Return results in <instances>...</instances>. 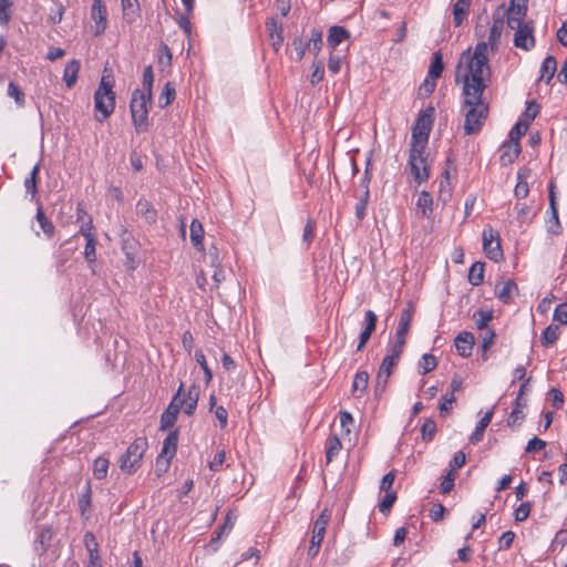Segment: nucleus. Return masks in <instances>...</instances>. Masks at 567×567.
Masks as SVG:
<instances>
[{
	"label": "nucleus",
	"mask_w": 567,
	"mask_h": 567,
	"mask_svg": "<svg viewBox=\"0 0 567 567\" xmlns=\"http://www.w3.org/2000/svg\"><path fill=\"white\" fill-rule=\"evenodd\" d=\"M488 42H478L474 52H463L455 71V82L487 84L491 79L488 64Z\"/></svg>",
	"instance_id": "f257e3e1"
},
{
	"label": "nucleus",
	"mask_w": 567,
	"mask_h": 567,
	"mask_svg": "<svg viewBox=\"0 0 567 567\" xmlns=\"http://www.w3.org/2000/svg\"><path fill=\"white\" fill-rule=\"evenodd\" d=\"M462 85L463 105L467 107L463 128L466 135H473L482 130L488 115V104L482 99L487 84L462 83Z\"/></svg>",
	"instance_id": "f03ea898"
},
{
	"label": "nucleus",
	"mask_w": 567,
	"mask_h": 567,
	"mask_svg": "<svg viewBox=\"0 0 567 567\" xmlns=\"http://www.w3.org/2000/svg\"><path fill=\"white\" fill-rule=\"evenodd\" d=\"M113 85L114 80L111 75H102L99 87L94 93V109L100 113L95 118L100 123H103L114 112L116 95Z\"/></svg>",
	"instance_id": "7ed1b4c3"
},
{
	"label": "nucleus",
	"mask_w": 567,
	"mask_h": 567,
	"mask_svg": "<svg viewBox=\"0 0 567 567\" xmlns=\"http://www.w3.org/2000/svg\"><path fill=\"white\" fill-rule=\"evenodd\" d=\"M152 105V96L144 94V91L135 89L132 93L130 103V111L132 115V122L137 133H144L148 131V111Z\"/></svg>",
	"instance_id": "20e7f679"
},
{
	"label": "nucleus",
	"mask_w": 567,
	"mask_h": 567,
	"mask_svg": "<svg viewBox=\"0 0 567 567\" xmlns=\"http://www.w3.org/2000/svg\"><path fill=\"white\" fill-rule=\"evenodd\" d=\"M434 107L421 111L412 128L411 147L425 148L433 125Z\"/></svg>",
	"instance_id": "39448f33"
},
{
	"label": "nucleus",
	"mask_w": 567,
	"mask_h": 567,
	"mask_svg": "<svg viewBox=\"0 0 567 567\" xmlns=\"http://www.w3.org/2000/svg\"><path fill=\"white\" fill-rule=\"evenodd\" d=\"M147 449L146 437H137L127 447L125 454L120 458V468L127 473L133 474L140 466V462Z\"/></svg>",
	"instance_id": "423d86ee"
},
{
	"label": "nucleus",
	"mask_w": 567,
	"mask_h": 567,
	"mask_svg": "<svg viewBox=\"0 0 567 567\" xmlns=\"http://www.w3.org/2000/svg\"><path fill=\"white\" fill-rule=\"evenodd\" d=\"M514 30V45L516 48L529 51L535 47L534 38V23L533 21H525V19H518L512 27Z\"/></svg>",
	"instance_id": "0eeeda50"
},
{
	"label": "nucleus",
	"mask_w": 567,
	"mask_h": 567,
	"mask_svg": "<svg viewBox=\"0 0 567 567\" xmlns=\"http://www.w3.org/2000/svg\"><path fill=\"white\" fill-rule=\"evenodd\" d=\"M178 430H172L163 442V447L156 458V470L158 472H166L171 460L175 456L177 451Z\"/></svg>",
	"instance_id": "6e6552de"
},
{
	"label": "nucleus",
	"mask_w": 567,
	"mask_h": 567,
	"mask_svg": "<svg viewBox=\"0 0 567 567\" xmlns=\"http://www.w3.org/2000/svg\"><path fill=\"white\" fill-rule=\"evenodd\" d=\"M424 151L425 148L419 147H411L410 150L409 166L417 184L425 182L430 176L426 157L423 155Z\"/></svg>",
	"instance_id": "1a4fd4ad"
},
{
	"label": "nucleus",
	"mask_w": 567,
	"mask_h": 567,
	"mask_svg": "<svg viewBox=\"0 0 567 567\" xmlns=\"http://www.w3.org/2000/svg\"><path fill=\"white\" fill-rule=\"evenodd\" d=\"M483 250L486 257L495 262L503 259L499 235L492 227L483 230Z\"/></svg>",
	"instance_id": "9d476101"
},
{
	"label": "nucleus",
	"mask_w": 567,
	"mask_h": 567,
	"mask_svg": "<svg viewBox=\"0 0 567 567\" xmlns=\"http://www.w3.org/2000/svg\"><path fill=\"white\" fill-rule=\"evenodd\" d=\"M91 19L95 23L94 34H103L107 27V10L102 0H93V4L91 7Z\"/></svg>",
	"instance_id": "9b49d317"
},
{
	"label": "nucleus",
	"mask_w": 567,
	"mask_h": 567,
	"mask_svg": "<svg viewBox=\"0 0 567 567\" xmlns=\"http://www.w3.org/2000/svg\"><path fill=\"white\" fill-rule=\"evenodd\" d=\"M121 241H122V250L124 251V254L126 256L125 266L127 267V269L134 270L136 268L135 251L137 248V241L132 237V235L124 227H122V229H121Z\"/></svg>",
	"instance_id": "f8f14e48"
},
{
	"label": "nucleus",
	"mask_w": 567,
	"mask_h": 567,
	"mask_svg": "<svg viewBox=\"0 0 567 567\" xmlns=\"http://www.w3.org/2000/svg\"><path fill=\"white\" fill-rule=\"evenodd\" d=\"M528 0H511L506 11V24L512 27L518 19H526Z\"/></svg>",
	"instance_id": "ddd939ff"
},
{
	"label": "nucleus",
	"mask_w": 567,
	"mask_h": 567,
	"mask_svg": "<svg viewBox=\"0 0 567 567\" xmlns=\"http://www.w3.org/2000/svg\"><path fill=\"white\" fill-rule=\"evenodd\" d=\"M457 353L463 358H468L475 343V338L472 332L463 331L458 333L454 340Z\"/></svg>",
	"instance_id": "4468645a"
},
{
	"label": "nucleus",
	"mask_w": 567,
	"mask_h": 567,
	"mask_svg": "<svg viewBox=\"0 0 567 567\" xmlns=\"http://www.w3.org/2000/svg\"><path fill=\"white\" fill-rule=\"evenodd\" d=\"M199 399V386L193 384L187 391L183 389L181 401L183 402V411L187 415H192L197 406Z\"/></svg>",
	"instance_id": "2eb2a0df"
},
{
	"label": "nucleus",
	"mask_w": 567,
	"mask_h": 567,
	"mask_svg": "<svg viewBox=\"0 0 567 567\" xmlns=\"http://www.w3.org/2000/svg\"><path fill=\"white\" fill-rule=\"evenodd\" d=\"M414 308L411 303L402 310L399 321V327L396 330L395 340L402 341L405 343V337L409 332L412 319H413Z\"/></svg>",
	"instance_id": "dca6fc26"
},
{
	"label": "nucleus",
	"mask_w": 567,
	"mask_h": 567,
	"mask_svg": "<svg viewBox=\"0 0 567 567\" xmlns=\"http://www.w3.org/2000/svg\"><path fill=\"white\" fill-rule=\"evenodd\" d=\"M84 545L89 551V565L87 567H101L99 543L92 532L84 534Z\"/></svg>",
	"instance_id": "f3484780"
},
{
	"label": "nucleus",
	"mask_w": 567,
	"mask_h": 567,
	"mask_svg": "<svg viewBox=\"0 0 567 567\" xmlns=\"http://www.w3.org/2000/svg\"><path fill=\"white\" fill-rule=\"evenodd\" d=\"M520 154L519 142H504L501 146L499 161L503 166H507L518 157Z\"/></svg>",
	"instance_id": "a211bd4d"
},
{
	"label": "nucleus",
	"mask_w": 567,
	"mask_h": 567,
	"mask_svg": "<svg viewBox=\"0 0 567 567\" xmlns=\"http://www.w3.org/2000/svg\"><path fill=\"white\" fill-rule=\"evenodd\" d=\"M52 536V530L48 526H43L38 530L33 547L39 556H42L48 550L51 545Z\"/></svg>",
	"instance_id": "6ab92c4d"
},
{
	"label": "nucleus",
	"mask_w": 567,
	"mask_h": 567,
	"mask_svg": "<svg viewBox=\"0 0 567 567\" xmlns=\"http://www.w3.org/2000/svg\"><path fill=\"white\" fill-rule=\"evenodd\" d=\"M267 31L269 32V37L272 40V47L276 51L279 50L281 44L284 43L282 35V25L276 18H270L266 22Z\"/></svg>",
	"instance_id": "aec40b11"
},
{
	"label": "nucleus",
	"mask_w": 567,
	"mask_h": 567,
	"mask_svg": "<svg viewBox=\"0 0 567 567\" xmlns=\"http://www.w3.org/2000/svg\"><path fill=\"white\" fill-rule=\"evenodd\" d=\"M404 346H405L404 342L395 340V342H394V344H393V347L391 349V354L386 355L383 359L380 369H382L385 372H388V371L392 372V368L399 361V359H400V357H401V354L403 352Z\"/></svg>",
	"instance_id": "412c9836"
},
{
	"label": "nucleus",
	"mask_w": 567,
	"mask_h": 567,
	"mask_svg": "<svg viewBox=\"0 0 567 567\" xmlns=\"http://www.w3.org/2000/svg\"><path fill=\"white\" fill-rule=\"evenodd\" d=\"M504 29V19L499 17H493V24L489 31L487 42L492 51H496L501 41L502 32Z\"/></svg>",
	"instance_id": "4be33fe9"
},
{
	"label": "nucleus",
	"mask_w": 567,
	"mask_h": 567,
	"mask_svg": "<svg viewBox=\"0 0 567 567\" xmlns=\"http://www.w3.org/2000/svg\"><path fill=\"white\" fill-rule=\"evenodd\" d=\"M81 63L79 60H71L66 63L63 72V81L66 87L71 89L75 85L78 81V75L80 72Z\"/></svg>",
	"instance_id": "5701e85b"
},
{
	"label": "nucleus",
	"mask_w": 567,
	"mask_h": 567,
	"mask_svg": "<svg viewBox=\"0 0 567 567\" xmlns=\"http://www.w3.org/2000/svg\"><path fill=\"white\" fill-rule=\"evenodd\" d=\"M557 70V61L555 56L548 55L544 59L540 66L539 81H545L547 84L550 83Z\"/></svg>",
	"instance_id": "b1692460"
},
{
	"label": "nucleus",
	"mask_w": 567,
	"mask_h": 567,
	"mask_svg": "<svg viewBox=\"0 0 567 567\" xmlns=\"http://www.w3.org/2000/svg\"><path fill=\"white\" fill-rule=\"evenodd\" d=\"M123 19L127 23H133L140 16V3L138 0H121Z\"/></svg>",
	"instance_id": "393cba45"
},
{
	"label": "nucleus",
	"mask_w": 567,
	"mask_h": 567,
	"mask_svg": "<svg viewBox=\"0 0 567 567\" xmlns=\"http://www.w3.org/2000/svg\"><path fill=\"white\" fill-rule=\"evenodd\" d=\"M416 207L422 217L429 218L433 213V199L430 193L422 190L416 200Z\"/></svg>",
	"instance_id": "a878e982"
},
{
	"label": "nucleus",
	"mask_w": 567,
	"mask_h": 567,
	"mask_svg": "<svg viewBox=\"0 0 567 567\" xmlns=\"http://www.w3.org/2000/svg\"><path fill=\"white\" fill-rule=\"evenodd\" d=\"M493 410L487 411L485 415L477 422L476 427L472 435L470 436V441L473 444H476L483 440L485 429L492 421Z\"/></svg>",
	"instance_id": "bb28decb"
},
{
	"label": "nucleus",
	"mask_w": 567,
	"mask_h": 567,
	"mask_svg": "<svg viewBox=\"0 0 567 567\" xmlns=\"http://www.w3.org/2000/svg\"><path fill=\"white\" fill-rule=\"evenodd\" d=\"M350 33L347 29L339 25H333L329 29L328 44L336 49L342 41L347 40Z\"/></svg>",
	"instance_id": "cd10ccee"
},
{
	"label": "nucleus",
	"mask_w": 567,
	"mask_h": 567,
	"mask_svg": "<svg viewBox=\"0 0 567 567\" xmlns=\"http://www.w3.org/2000/svg\"><path fill=\"white\" fill-rule=\"evenodd\" d=\"M369 383V373L367 371H358L352 383V393L355 398H360L367 390Z\"/></svg>",
	"instance_id": "c85d7f7f"
},
{
	"label": "nucleus",
	"mask_w": 567,
	"mask_h": 567,
	"mask_svg": "<svg viewBox=\"0 0 567 567\" xmlns=\"http://www.w3.org/2000/svg\"><path fill=\"white\" fill-rule=\"evenodd\" d=\"M136 212L137 215H141L144 217L146 223L153 224L156 220L157 213L153 208L152 204L147 202L146 199H140L136 204Z\"/></svg>",
	"instance_id": "c756f323"
},
{
	"label": "nucleus",
	"mask_w": 567,
	"mask_h": 567,
	"mask_svg": "<svg viewBox=\"0 0 567 567\" xmlns=\"http://www.w3.org/2000/svg\"><path fill=\"white\" fill-rule=\"evenodd\" d=\"M40 173V163L35 164L31 169L30 176L24 181V187L27 194L31 195V198H35L38 194V177Z\"/></svg>",
	"instance_id": "7c9ffc66"
},
{
	"label": "nucleus",
	"mask_w": 567,
	"mask_h": 567,
	"mask_svg": "<svg viewBox=\"0 0 567 567\" xmlns=\"http://www.w3.org/2000/svg\"><path fill=\"white\" fill-rule=\"evenodd\" d=\"M330 517V511L328 508H324L313 523L312 534L323 538Z\"/></svg>",
	"instance_id": "2f4dec72"
},
{
	"label": "nucleus",
	"mask_w": 567,
	"mask_h": 567,
	"mask_svg": "<svg viewBox=\"0 0 567 567\" xmlns=\"http://www.w3.org/2000/svg\"><path fill=\"white\" fill-rule=\"evenodd\" d=\"M342 449V444L338 435L333 434L330 435L327 440V447H326V461L327 463H330L333 461V458L339 454V452Z\"/></svg>",
	"instance_id": "473e14b6"
},
{
	"label": "nucleus",
	"mask_w": 567,
	"mask_h": 567,
	"mask_svg": "<svg viewBox=\"0 0 567 567\" xmlns=\"http://www.w3.org/2000/svg\"><path fill=\"white\" fill-rule=\"evenodd\" d=\"M471 0H457L453 6V16H454V24L456 27L461 25L464 21L468 9H470Z\"/></svg>",
	"instance_id": "72a5a7b5"
},
{
	"label": "nucleus",
	"mask_w": 567,
	"mask_h": 567,
	"mask_svg": "<svg viewBox=\"0 0 567 567\" xmlns=\"http://www.w3.org/2000/svg\"><path fill=\"white\" fill-rule=\"evenodd\" d=\"M203 238H204L203 225L197 219H194L190 224V240H192L194 247L198 250L204 249Z\"/></svg>",
	"instance_id": "f704fd0d"
},
{
	"label": "nucleus",
	"mask_w": 567,
	"mask_h": 567,
	"mask_svg": "<svg viewBox=\"0 0 567 567\" xmlns=\"http://www.w3.org/2000/svg\"><path fill=\"white\" fill-rule=\"evenodd\" d=\"M560 330L556 324H549L540 336V343L544 347H549L554 344L559 338Z\"/></svg>",
	"instance_id": "c9c22d12"
},
{
	"label": "nucleus",
	"mask_w": 567,
	"mask_h": 567,
	"mask_svg": "<svg viewBox=\"0 0 567 567\" xmlns=\"http://www.w3.org/2000/svg\"><path fill=\"white\" fill-rule=\"evenodd\" d=\"M443 69L444 64L442 53L440 51H436L433 53L427 76L436 80L442 75Z\"/></svg>",
	"instance_id": "e433bc0d"
},
{
	"label": "nucleus",
	"mask_w": 567,
	"mask_h": 567,
	"mask_svg": "<svg viewBox=\"0 0 567 567\" xmlns=\"http://www.w3.org/2000/svg\"><path fill=\"white\" fill-rule=\"evenodd\" d=\"M35 219L38 220V223H39L41 229L43 230V233L45 234V236L48 238H51L54 234L55 227L52 224V221L47 218L41 205H39V207H38Z\"/></svg>",
	"instance_id": "4c0bfd02"
},
{
	"label": "nucleus",
	"mask_w": 567,
	"mask_h": 567,
	"mask_svg": "<svg viewBox=\"0 0 567 567\" xmlns=\"http://www.w3.org/2000/svg\"><path fill=\"white\" fill-rule=\"evenodd\" d=\"M484 280V262H474L468 271V281L473 286H480Z\"/></svg>",
	"instance_id": "58836bf2"
},
{
	"label": "nucleus",
	"mask_w": 567,
	"mask_h": 567,
	"mask_svg": "<svg viewBox=\"0 0 567 567\" xmlns=\"http://www.w3.org/2000/svg\"><path fill=\"white\" fill-rule=\"evenodd\" d=\"M526 406V400H520V398H516L515 400V406L513 411L509 414V417L507 420V424L511 427H514L517 423V421L524 419L523 409Z\"/></svg>",
	"instance_id": "ea45409f"
},
{
	"label": "nucleus",
	"mask_w": 567,
	"mask_h": 567,
	"mask_svg": "<svg viewBox=\"0 0 567 567\" xmlns=\"http://www.w3.org/2000/svg\"><path fill=\"white\" fill-rule=\"evenodd\" d=\"M517 291V285L515 284L514 280H507L506 282H504L503 287L497 291V298L504 302V303H508L512 298H513V293Z\"/></svg>",
	"instance_id": "a19ab883"
},
{
	"label": "nucleus",
	"mask_w": 567,
	"mask_h": 567,
	"mask_svg": "<svg viewBox=\"0 0 567 567\" xmlns=\"http://www.w3.org/2000/svg\"><path fill=\"white\" fill-rule=\"evenodd\" d=\"M493 311L492 310H483L478 309L474 312L473 318L475 320V324L478 330L487 329V324L493 320Z\"/></svg>",
	"instance_id": "79ce46f5"
},
{
	"label": "nucleus",
	"mask_w": 567,
	"mask_h": 567,
	"mask_svg": "<svg viewBox=\"0 0 567 567\" xmlns=\"http://www.w3.org/2000/svg\"><path fill=\"white\" fill-rule=\"evenodd\" d=\"M175 96H176L175 87L169 82H167L164 85L162 93L159 94V97H158L159 107L164 109L167 105H169L175 100Z\"/></svg>",
	"instance_id": "37998d69"
},
{
	"label": "nucleus",
	"mask_w": 567,
	"mask_h": 567,
	"mask_svg": "<svg viewBox=\"0 0 567 567\" xmlns=\"http://www.w3.org/2000/svg\"><path fill=\"white\" fill-rule=\"evenodd\" d=\"M391 373V371L385 372L382 369H379L374 384V395L377 398L384 393Z\"/></svg>",
	"instance_id": "c03bdc74"
},
{
	"label": "nucleus",
	"mask_w": 567,
	"mask_h": 567,
	"mask_svg": "<svg viewBox=\"0 0 567 567\" xmlns=\"http://www.w3.org/2000/svg\"><path fill=\"white\" fill-rule=\"evenodd\" d=\"M109 460L105 457H97L93 462V475L96 480H103L107 475Z\"/></svg>",
	"instance_id": "a18cd8bd"
},
{
	"label": "nucleus",
	"mask_w": 567,
	"mask_h": 567,
	"mask_svg": "<svg viewBox=\"0 0 567 567\" xmlns=\"http://www.w3.org/2000/svg\"><path fill=\"white\" fill-rule=\"evenodd\" d=\"M92 504V489L90 482H86L83 493L79 496V506L81 514L84 515Z\"/></svg>",
	"instance_id": "49530a36"
},
{
	"label": "nucleus",
	"mask_w": 567,
	"mask_h": 567,
	"mask_svg": "<svg viewBox=\"0 0 567 567\" xmlns=\"http://www.w3.org/2000/svg\"><path fill=\"white\" fill-rule=\"evenodd\" d=\"M159 52L161 53L158 56V65H159L161 70L164 71L165 69L171 68L173 54H172V51L168 48V45L163 42L159 45Z\"/></svg>",
	"instance_id": "de8ad7c7"
},
{
	"label": "nucleus",
	"mask_w": 567,
	"mask_h": 567,
	"mask_svg": "<svg viewBox=\"0 0 567 567\" xmlns=\"http://www.w3.org/2000/svg\"><path fill=\"white\" fill-rule=\"evenodd\" d=\"M308 49L313 52L315 55L321 51L322 48V32L319 29L311 30V37L307 43Z\"/></svg>",
	"instance_id": "09e8293b"
},
{
	"label": "nucleus",
	"mask_w": 567,
	"mask_h": 567,
	"mask_svg": "<svg viewBox=\"0 0 567 567\" xmlns=\"http://www.w3.org/2000/svg\"><path fill=\"white\" fill-rule=\"evenodd\" d=\"M396 501V493L394 491L385 492L384 496L381 498L379 503V511L388 515L391 512L393 504Z\"/></svg>",
	"instance_id": "8fccbe9b"
},
{
	"label": "nucleus",
	"mask_w": 567,
	"mask_h": 567,
	"mask_svg": "<svg viewBox=\"0 0 567 567\" xmlns=\"http://www.w3.org/2000/svg\"><path fill=\"white\" fill-rule=\"evenodd\" d=\"M84 258L89 264H93L96 260V236L85 238Z\"/></svg>",
	"instance_id": "3c124183"
},
{
	"label": "nucleus",
	"mask_w": 567,
	"mask_h": 567,
	"mask_svg": "<svg viewBox=\"0 0 567 567\" xmlns=\"http://www.w3.org/2000/svg\"><path fill=\"white\" fill-rule=\"evenodd\" d=\"M419 365H420V369H422L421 374L424 375V374L433 371L436 368L437 361L433 354L425 353L422 355V359H421Z\"/></svg>",
	"instance_id": "603ef678"
},
{
	"label": "nucleus",
	"mask_w": 567,
	"mask_h": 567,
	"mask_svg": "<svg viewBox=\"0 0 567 567\" xmlns=\"http://www.w3.org/2000/svg\"><path fill=\"white\" fill-rule=\"evenodd\" d=\"M143 87L144 94H150L152 96L153 83H154V72L152 65H147L143 71Z\"/></svg>",
	"instance_id": "864d4df0"
},
{
	"label": "nucleus",
	"mask_w": 567,
	"mask_h": 567,
	"mask_svg": "<svg viewBox=\"0 0 567 567\" xmlns=\"http://www.w3.org/2000/svg\"><path fill=\"white\" fill-rule=\"evenodd\" d=\"M183 392V383H181L177 392L173 396L171 403L166 408L165 412H171L173 415H178L179 411L183 409V402L181 401V395Z\"/></svg>",
	"instance_id": "5fc2aeb1"
},
{
	"label": "nucleus",
	"mask_w": 567,
	"mask_h": 567,
	"mask_svg": "<svg viewBox=\"0 0 567 567\" xmlns=\"http://www.w3.org/2000/svg\"><path fill=\"white\" fill-rule=\"evenodd\" d=\"M183 392V383H181L177 392L173 396L171 403L166 408L165 412H171L173 415H178L179 411L183 409V402L181 401V395Z\"/></svg>",
	"instance_id": "6e6d98bb"
},
{
	"label": "nucleus",
	"mask_w": 567,
	"mask_h": 567,
	"mask_svg": "<svg viewBox=\"0 0 567 567\" xmlns=\"http://www.w3.org/2000/svg\"><path fill=\"white\" fill-rule=\"evenodd\" d=\"M528 122L519 121L517 122L509 132V141L508 142H519V138L525 135L528 130Z\"/></svg>",
	"instance_id": "4d7b16f0"
},
{
	"label": "nucleus",
	"mask_w": 567,
	"mask_h": 567,
	"mask_svg": "<svg viewBox=\"0 0 567 567\" xmlns=\"http://www.w3.org/2000/svg\"><path fill=\"white\" fill-rule=\"evenodd\" d=\"M11 0H0V24L7 27L11 19Z\"/></svg>",
	"instance_id": "13d9d810"
},
{
	"label": "nucleus",
	"mask_w": 567,
	"mask_h": 567,
	"mask_svg": "<svg viewBox=\"0 0 567 567\" xmlns=\"http://www.w3.org/2000/svg\"><path fill=\"white\" fill-rule=\"evenodd\" d=\"M550 210V218L547 221V230L548 233L553 235H558L561 233V225L558 217V208L549 209Z\"/></svg>",
	"instance_id": "bf43d9fd"
},
{
	"label": "nucleus",
	"mask_w": 567,
	"mask_h": 567,
	"mask_svg": "<svg viewBox=\"0 0 567 567\" xmlns=\"http://www.w3.org/2000/svg\"><path fill=\"white\" fill-rule=\"evenodd\" d=\"M8 95L14 99L18 106L24 105V93L20 86L12 81L8 84Z\"/></svg>",
	"instance_id": "052dcab7"
},
{
	"label": "nucleus",
	"mask_w": 567,
	"mask_h": 567,
	"mask_svg": "<svg viewBox=\"0 0 567 567\" xmlns=\"http://www.w3.org/2000/svg\"><path fill=\"white\" fill-rule=\"evenodd\" d=\"M195 360L197 361V363L200 365V368L204 371L205 382L209 383L212 381V379H213V372L209 369V367L207 364V361H206V358H205V354H204V352L202 350H197L195 352Z\"/></svg>",
	"instance_id": "680f3d73"
},
{
	"label": "nucleus",
	"mask_w": 567,
	"mask_h": 567,
	"mask_svg": "<svg viewBox=\"0 0 567 567\" xmlns=\"http://www.w3.org/2000/svg\"><path fill=\"white\" fill-rule=\"evenodd\" d=\"M517 175H518V182L515 186L514 194H515L516 198L523 199V198L527 197L529 187H528L527 182L524 181V175L520 171L518 172Z\"/></svg>",
	"instance_id": "e2e57ef3"
},
{
	"label": "nucleus",
	"mask_w": 567,
	"mask_h": 567,
	"mask_svg": "<svg viewBox=\"0 0 567 567\" xmlns=\"http://www.w3.org/2000/svg\"><path fill=\"white\" fill-rule=\"evenodd\" d=\"M422 439L424 441H432L436 433V424L432 419L425 420L421 427Z\"/></svg>",
	"instance_id": "0e129e2a"
},
{
	"label": "nucleus",
	"mask_w": 567,
	"mask_h": 567,
	"mask_svg": "<svg viewBox=\"0 0 567 567\" xmlns=\"http://www.w3.org/2000/svg\"><path fill=\"white\" fill-rule=\"evenodd\" d=\"M482 333V350H483V359L486 360V351L493 344L495 339V331L493 329H485Z\"/></svg>",
	"instance_id": "69168bd1"
},
{
	"label": "nucleus",
	"mask_w": 567,
	"mask_h": 567,
	"mask_svg": "<svg viewBox=\"0 0 567 567\" xmlns=\"http://www.w3.org/2000/svg\"><path fill=\"white\" fill-rule=\"evenodd\" d=\"M225 458H226L225 450L218 451L215 454L214 458L208 462L209 470L213 471V472H219L221 470V467H223Z\"/></svg>",
	"instance_id": "338daca9"
},
{
	"label": "nucleus",
	"mask_w": 567,
	"mask_h": 567,
	"mask_svg": "<svg viewBox=\"0 0 567 567\" xmlns=\"http://www.w3.org/2000/svg\"><path fill=\"white\" fill-rule=\"evenodd\" d=\"M532 505L529 502L522 503L514 513L516 522H524L530 514Z\"/></svg>",
	"instance_id": "774afa93"
}]
</instances>
